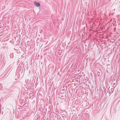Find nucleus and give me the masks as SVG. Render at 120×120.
<instances>
[{
    "label": "nucleus",
    "instance_id": "obj_1",
    "mask_svg": "<svg viewBox=\"0 0 120 120\" xmlns=\"http://www.w3.org/2000/svg\"><path fill=\"white\" fill-rule=\"evenodd\" d=\"M34 4L37 7H40V4L38 2L36 1H35L34 2Z\"/></svg>",
    "mask_w": 120,
    "mask_h": 120
}]
</instances>
